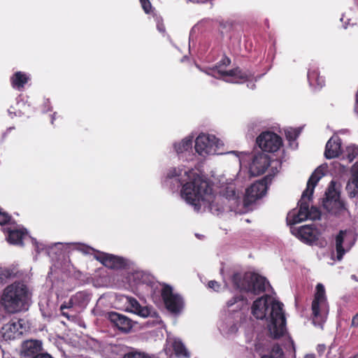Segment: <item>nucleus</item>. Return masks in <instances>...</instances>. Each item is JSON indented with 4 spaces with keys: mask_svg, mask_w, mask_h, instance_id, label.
<instances>
[{
    "mask_svg": "<svg viewBox=\"0 0 358 358\" xmlns=\"http://www.w3.org/2000/svg\"><path fill=\"white\" fill-rule=\"evenodd\" d=\"M95 258L103 266L111 269H122L127 266L124 258L113 255L101 252L96 255Z\"/></svg>",
    "mask_w": 358,
    "mask_h": 358,
    "instance_id": "16",
    "label": "nucleus"
},
{
    "mask_svg": "<svg viewBox=\"0 0 358 358\" xmlns=\"http://www.w3.org/2000/svg\"><path fill=\"white\" fill-rule=\"evenodd\" d=\"M323 176L324 173L320 167L311 174L307 182L306 189L303 192L301 198L298 203L299 206L298 211L293 210L287 215L288 224L294 225L308 219V202L312 198L315 186Z\"/></svg>",
    "mask_w": 358,
    "mask_h": 358,
    "instance_id": "3",
    "label": "nucleus"
},
{
    "mask_svg": "<svg viewBox=\"0 0 358 358\" xmlns=\"http://www.w3.org/2000/svg\"><path fill=\"white\" fill-rule=\"evenodd\" d=\"M257 143L264 152H275L282 145V139L274 132L266 131L257 138Z\"/></svg>",
    "mask_w": 358,
    "mask_h": 358,
    "instance_id": "8",
    "label": "nucleus"
},
{
    "mask_svg": "<svg viewBox=\"0 0 358 358\" xmlns=\"http://www.w3.org/2000/svg\"><path fill=\"white\" fill-rule=\"evenodd\" d=\"M307 76L310 85L322 87L324 85V80L320 76L317 69H310Z\"/></svg>",
    "mask_w": 358,
    "mask_h": 358,
    "instance_id": "26",
    "label": "nucleus"
},
{
    "mask_svg": "<svg viewBox=\"0 0 358 358\" xmlns=\"http://www.w3.org/2000/svg\"><path fill=\"white\" fill-rule=\"evenodd\" d=\"M139 1H140V2H141V1H143L144 0H139Z\"/></svg>",
    "mask_w": 358,
    "mask_h": 358,
    "instance_id": "48",
    "label": "nucleus"
},
{
    "mask_svg": "<svg viewBox=\"0 0 358 358\" xmlns=\"http://www.w3.org/2000/svg\"><path fill=\"white\" fill-rule=\"evenodd\" d=\"M172 347L174 354L177 357L188 358L189 357L187 350L181 341L175 340L173 342Z\"/></svg>",
    "mask_w": 358,
    "mask_h": 358,
    "instance_id": "28",
    "label": "nucleus"
},
{
    "mask_svg": "<svg viewBox=\"0 0 358 358\" xmlns=\"http://www.w3.org/2000/svg\"><path fill=\"white\" fill-rule=\"evenodd\" d=\"M141 4L145 13H150L152 10V4L149 0H145V1H141Z\"/></svg>",
    "mask_w": 358,
    "mask_h": 358,
    "instance_id": "36",
    "label": "nucleus"
},
{
    "mask_svg": "<svg viewBox=\"0 0 358 358\" xmlns=\"http://www.w3.org/2000/svg\"><path fill=\"white\" fill-rule=\"evenodd\" d=\"M355 244L352 234L348 230H341L335 238L336 258L341 261L346 252L349 251Z\"/></svg>",
    "mask_w": 358,
    "mask_h": 358,
    "instance_id": "12",
    "label": "nucleus"
},
{
    "mask_svg": "<svg viewBox=\"0 0 358 358\" xmlns=\"http://www.w3.org/2000/svg\"><path fill=\"white\" fill-rule=\"evenodd\" d=\"M219 140L214 135L200 134L195 140L194 148L196 152L201 155L215 153L218 147Z\"/></svg>",
    "mask_w": 358,
    "mask_h": 358,
    "instance_id": "9",
    "label": "nucleus"
},
{
    "mask_svg": "<svg viewBox=\"0 0 358 358\" xmlns=\"http://www.w3.org/2000/svg\"><path fill=\"white\" fill-rule=\"evenodd\" d=\"M262 344L260 343H256L255 345V350L256 352H259L261 351Z\"/></svg>",
    "mask_w": 358,
    "mask_h": 358,
    "instance_id": "43",
    "label": "nucleus"
},
{
    "mask_svg": "<svg viewBox=\"0 0 358 358\" xmlns=\"http://www.w3.org/2000/svg\"><path fill=\"white\" fill-rule=\"evenodd\" d=\"M27 297V286L22 282H15L3 289L1 304L7 312L17 313L24 308Z\"/></svg>",
    "mask_w": 358,
    "mask_h": 358,
    "instance_id": "4",
    "label": "nucleus"
},
{
    "mask_svg": "<svg viewBox=\"0 0 358 358\" xmlns=\"http://www.w3.org/2000/svg\"><path fill=\"white\" fill-rule=\"evenodd\" d=\"M180 175V173L179 174L178 173V171L176 170V169H173L172 170L169 171V172L167 174V177L169 178H173L179 177Z\"/></svg>",
    "mask_w": 358,
    "mask_h": 358,
    "instance_id": "38",
    "label": "nucleus"
},
{
    "mask_svg": "<svg viewBox=\"0 0 358 358\" xmlns=\"http://www.w3.org/2000/svg\"><path fill=\"white\" fill-rule=\"evenodd\" d=\"M227 76L231 77L234 83H242L249 80L252 76L237 67L228 71Z\"/></svg>",
    "mask_w": 358,
    "mask_h": 358,
    "instance_id": "24",
    "label": "nucleus"
},
{
    "mask_svg": "<svg viewBox=\"0 0 358 358\" xmlns=\"http://www.w3.org/2000/svg\"><path fill=\"white\" fill-rule=\"evenodd\" d=\"M27 234L26 229L9 230L8 241L14 245H23V238Z\"/></svg>",
    "mask_w": 358,
    "mask_h": 358,
    "instance_id": "25",
    "label": "nucleus"
},
{
    "mask_svg": "<svg viewBox=\"0 0 358 358\" xmlns=\"http://www.w3.org/2000/svg\"><path fill=\"white\" fill-rule=\"evenodd\" d=\"M127 302L128 304L127 309L129 310L130 312L134 313L141 317H146L150 314V310L146 306H142L139 303V302L134 297L127 296Z\"/></svg>",
    "mask_w": 358,
    "mask_h": 358,
    "instance_id": "21",
    "label": "nucleus"
},
{
    "mask_svg": "<svg viewBox=\"0 0 358 358\" xmlns=\"http://www.w3.org/2000/svg\"><path fill=\"white\" fill-rule=\"evenodd\" d=\"M66 308L67 304L66 303V302H64L61 305L60 310L62 311V315L67 317V313L64 311V310Z\"/></svg>",
    "mask_w": 358,
    "mask_h": 358,
    "instance_id": "42",
    "label": "nucleus"
},
{
    "mask_svg": "<svg viewBox=\"0 0 358 358\" xmlns=\"http://www.w3.org/2000/svg\"><path fill=\"white\" fill-rule=\"evenodd\" d=\"M30 80L29 76L22 71L15 72L10 79L11 86L14 89L21 90Z\"/></svg>",
    "mask_w": 358,
    "mask_h": 358,
    "instance_id": "22",
    "label": "nucleus"
},
{
    "mask_svg": "<svg viewBox=\"0 0 358 358\" xmlns=\"http://www.w3.org/2000/svg\"><path fill=\"white\" fill-rule=\"evenodd\" d=\"M336 182L331 180L325 197L322 200L323 208L334 215H340L347 210L345 203L340 199V193L335 188Z\"/></svg>",
    "mask_w": 358,
    "mask_h": 358,
    "instance_id": "7",
    "label": "nucleus"
},
{
    "mask_svg": "<svg viewBox=\"0 0 358 358\" xmlns=\"http://www.w3.org/2000/svg\"><path fill=\"white\" fill-rule=\"evenodd\" d=\"M293 234L303 243L309 245H319L320 231L310 225H303L296 230Z\"/></svg>",
    "mask_w": 358,
    "mask_h": 358,
    "instance_id": "13",
    "label": "nucleus"
},
{
    "mask_svg": "<svg viewBox=\"0 0 358 358\" xmlns=\"http://www.w3.org/2000/svg\"><path fill=\"white\" fill-rule=\"evenodd\" d=\"M230 64L231 59L228 57L224 56L222 59L215 65V66L208 69L207 73L216 78L227 77L228 71L226 70V68L229 66Z\"/></svg>",
    "mask_w": 358,
    "mask_h": 358,
    "instance_id": "20",
    "label": "nucleus"
},
{
    "mask_svg": "<svg viewBox=\"0 0 358 358\" xmlns=\"http://www.w3.org/2000/svg\"><path fill=\"white\" fill-rule=\"evenodd\" d=\"M351 327H358V313L352 317Z\"/></svg>",
    "mask_w": 358,
    "mask_h": 358,
    "instance_id": "39",
    "label": "nucleus"
},
{
    "mask_svg": "<svg viewBox=\"0 0 358 358\" xmlns=\"http://www.w3.org/2000/svg\"><path fill=\"white\" fill-rule=\"evenodd\" d=\"M350 358H358V355L356 354L355 355H354L353 357H350Z\"/></svg>",
    "mask_w": 358,
    "mask_h": 358,
    "instance_id": "47",
    "label": "nucleus"
},
{
    "mask_svg": "<svg viewBox=\"0 0 358 358\" xmlns=\"http://www.w3.org/2000/svg\"><path fill=\"white\" fill-rule=\"evenodd\" d=\"M287 138L289 141L294 140L298 136V134L294 133V134H292L290 132H288L286 134Z\"/></svg>",
    "mask_w": 358,
    "mask_h": 358,
    "instance_id": "41",
    "label": "nucleus"
},
{
    "mask_svg": "<svg viewBox=\"0 0 358 358\" xmlns=\"http://www.w3.org/2000/svg\"><path fill=\"white\" fill-rule=\"evenodd\" d=\"M184 177L185 178H176L182 185L181 196L195 210H199L201 207V202H203L208 203L213 213L223 211V206L215 202L216 198L212 194L213 189L206 179L194 170L185 171Z\"/></svg>",
    "mask_w": 358,
    "mask_h": 358,
    "instance_id": "1",
    "label": "nucleus"
},
{
    "mask_svg": "<svg viewBox=\"0 0 358 358\" xmlns=\"http://www.w3.org/2000/svg\"><path fill=\"white\" fill-rule=\"evenodd\" d=\"M43 350L42 343L38 340L24 341L21 345L20 355L24 358H33L41 354Z\"/></svg>",
    "mask_w": 358,
    "mask_h": 358,
    "instance_id": "18",
    "label": "nucleus"
},
{
    "mask_svg": "<svg viewBox=\"0 0 358 358\" xmlns=\"http://www.w3.org/2000/svg\"><path fill=\"white\" fill-rule=\"evenodd\" d=\"M232 281L237 289L255 295L264 292L266 285L268 283L266 278L252 272H246L243 275L235 273Z\"/></svg>",
    "mask_w": 358,
    "mask_h": 358,
    "instance_id": "5",
    "label": "nucleus"
},
{
    "mask_svg": "<svg viewBox=\"0 0 358 358\" xmlns=\"http://www.w3.org/2000/svg\"><path fill=\"white\" fill-rule=\"evenodd\" d=\"M245 300H246V299L242 294H237V295H235L234 296H233L231 299H229L227 302V306L228 308H231L236 303H237L238 302H243Z\"/></svg>",
    "mask_w": 358,
    "mask_h": 358,
    "instance_id": "32",
    "label": "nucleus"
},
{
    "mask_svg": "<svg viewBox=\"0 0 358 358\" xmlns=\"http://www.w3.org/2000/svg\"><path fill=\"white\" fill-rule=\"evenodd\" d=\"M192 138H185L182 140L180 143L174 144L175 150L178 154L182 153L185 151L192 149Z\"/></svg>",
    "mask_w": 358,
    "mask_h": 358,
    "instance_id": "29",
    "label": "nucleus"
},
{
    "mask_svg": "<svg viewBox=\"0 0 358 358\" xmlns=\"http://www.w3.org/2000/svg\"><path fill=\"white\" fill-rule=\"evenodd\" d=\"M20 320H11L1 328V334L5 340H14L22 334V324Z\"/></svg>",
    "mask_w": 358,
    "mask_h": 358,
    "instance_id": "17",
    "label": "nucleus"
},
{
    "mask_svg": "<svg viewBox=\"0 0 358 358\" xmlns=\"http://www.w3.org/2000/svg\"><path fill=\"white\" fill-rule=\"evenodd\" d=\"M33 358H53L47 352H41V354L34 356Z\"/></svg>",
    "mask_w": 358,
    "mask_h": 358,
    "instance_id": "40",
    "label": "nucleus"
},
{
    "mask_svg": "<svg viewBox=\"0 0 358 358\" xmlns=\"http://www.w3.org/2000/svg\"><path fill=\"white\" fill-rule=\"evenodd\" d=\"M89 300V295L85 292H78L69 301V309L73 306L83 308L87 304Z\"/></svg>",
    "mask_w": 358,
    "mask_h": 358,
    "instance_id": "23",
    "label": "nucleus"
},
{
    "mask_svg": "<svg viewBox=\"0 0 358 358\" xmlns=\"http://www.w3.org/2000/svg\"><path fill=\"white\" fill-rule=\"evenodd\" d=\"M270 164V157L267 155L259 153L253 158L250 166V172L254 176H260L265 173Z\"/></svg>",
    "mask_w": 358,
    "mask_h": 358,
    "instance_id": "15",
    "label": "nucleus"
},
{
    "mask_svg": "<svg viewBox=\"0 0 358 358\" xmlns=\"http://www.w3.org/2000/svg\"><path fill=\"white\" fill-rule=\"evenodd\" d=\"M11 220V216L1 208H0V225L8 224Z\"/></svg>",
    "mask_w": 358,
    "mask_h": 358,
    "instance_id": "34",
    "label": "nucleus"
},
{
    "mask_svg": "<svg viewBox=\"0 0 358 358\" xmlns=\"http://www.w3.org/2000/svg\"><path fill=\"white\" fill-rule=\"evenodd\" d=\"M107 318L122 333H129L133 327V322L130 318L117 312L108 313Z\"/></svg>",
    "mask_w": 358,
    "mask_h": 358,
    "instance_id": "14",
    "label": "nucleus"
},
{
    "mask_svg": "<svg viewBox=\"0 0 358 358\" xmlns=\"http://www.w3.org/2000/svg\"><path fill=\"white\" fill-rule=\"evenodd\" d=\"M220 28L221 30V33L223 34L224 32H228L232 30L233 29V23L231 22H220Z\"/></svg>",
    "mask_w": 358,
    "mask_h": 358,
    "instance_id": "35",
    "label": "nucleus"
},
{
    "mask_svg": "<svg viewBox=\"0 0 358 358\" xmlns=\"http://www.w3.org/2000/svg\"><path fill=\"white\" fill-rule=\"evenodd\" d=\"M157 29H159V31L161 32H164L165 31V29L163 26V24H157Z\"/></svg>",
    "mask_w": 358,
    "mask_h": 358,
    "instance_id": "44",
    "label": "nucleus"
},
{
    "mask_svg": "<svg viewBox=\"0 0 358 358\" xmlns=\"http://www.w3.org/2000/svg\"><path fill=\"white\" fill-rule=\"evenodd\" d=\"M347 158L352 162L358 156V146L351 145L347 148Z\"/></svg>",
    "mask_w": 358,
    "mask_h": 358,
    "instance_id": "31",
    "label": "nucleus"
},
{
    "mask_svg": "<svg viewBox=\"0 0 358 358\" xmlns=\"http://www.w3.org/2000/svg\"><path fill=\"white\" fill-rule=\"evenodd\" d=\"M346 190L350 198H355L358 194V174L353 173L349 180Z\"/></svg>",
    "mask_w": 358,
    "mask_h": 358,
    "instance_id": "27",
    "label": "nucleus"
},
{
    "mask_svg": "<svg viewBox=\"0 0 358 358\" xmlns=\"http://www.w3.org/2000/svg\"><path fill=\"white\" fill-rule=\"evenodd\" d=\"M161 295L168 310L173 313L181 311L184 305L182 298L179 294H174L170 285H166L163 287Z\"/></svg>",
    "mask_w": 358,
    "mask_h": 358,
    "instance_id": "10",
    "label": "nucleus"
},
{
    "mask_svg": "<svg viewBox=\"0 0 358 358\" xmlns=\"http://www.w3.org/2000/svg\"><path fill=\"white\" fill-rule=\"evenodd\" d=\"M261 358H285V354L279 344L273 345L268 355H264Z\"/></svg>",
    "mask_w": 358,
    "mask_h": 358,
    "instance_id": "30",
    "label": "nucleus"
},
{
    "mask_svg": "<svg viewBox=\"0 0 358 358\" xmlns=\"http://www.w3.org/2000/svg\"><path fill=\"white\" fill-rule=\"evenodd\" d=\"M341 152V139L338 136L331 137L325 146V157L329 159H334L339 157Z\"/></svg>",
    "mask_w": 358,
    "mask_h": 358,
    "instance_id": "19",
    "label": "nucleus"
},
{
    "mask_svg": "<svg viewBox=\"0 0 358 358\" xmlns=\"http://www.w3.org/2000/svg\"><path fill=\"white\" fill-rule=\"evenodd\" d=\"M304 358H315V356L313 355H307Z\"/></svg>",
    "mask_w": 358,
    "mask_h": 358,
    "instance_id": "45",
    "label": "nucleus"
},
{
    "mask_svg": "<svg viewBox=\"0 0 358 358\" xmlns=\"http://www.w3.org/2000/svg\"><path fill=\"white\" fill-rule=\"evenodd\" d=\"M308 219L315 220L320 218L321 213L316 207L308 208Z\"/></svg>",
    "mask_w": 358,
    "mask_h": 358,
    "instance_id": "33",
    "label": "nucleus"
},
{
    "mask_svg": "<svg viewBox=\"0 0 358 358\" xmlns=\"http://www.w3.org/2000/svg\"><path fill=\"white\" fill-rule=\"evenodd\" d=\"M357 355H358V353H357Z\"/></svg>",
    "mask_w": 358,
    "mask_h": 358,
    "instance_id": "49",
    "label": "nucleus"
},
{
    "mask_svg": "<svg viewBox=\"0 0 358 358\" xmlns=\"http://www.w3.org/2000/svg\"><path fill=\"white\" fill-rule=\"evenodd\" d=\"M252 314L258 320L266 318L268 314L270 322L268 324L269 336L279 339L286 333V317L283 311V303L273 301L268 304L266 299L259 298L252 305Z\"/></svg>",
    "mask_w": 358,
    "mask_h": 358,
    "instance_id": "2",
    "label": "nucleus"
},
{
    "mask_svg": "<svg viewBox=\"0 0 358 358\" xmlns=\"http://www.w3.org/2000/svg\"><path fill=\"white\" fill-rule=\"evenodd\" d=\"M311 309L313 322L315 324L322 325L327 318L329 308L324 287L321 283L316 285Z\"/></svg>",
    "mask_w": 358,
    "mask_h": 358,
    "instance_id": "6",
    "label": "nucleus"
},
{
    "mask_svg": "<svg viewBox=\"0 0 358 358\" xmlns=\"http://www.w3.org/2000/svg\"><path fill=\"white\" fill-rule=\"evenodd\" d=\"M268 177L265 176L262 179L252 183L246 189L244 196L245 205H250L258 199L262 198L266 192Z\"/></svg>",
    "mask_w": 358,
    "mask_h": 358,
    "instance_id": "11",
    "label": "nucleus"
},
{
    "mask_svg": "<svg viewBox=\"0 0 358 358\" xmlns=\"http://www.w3.org/2000/svg\"><path fill=\"white\" fill-rule=\"evenodd\" d=\"M353 167H358V161L355 162V164H354Z\"/></svg>",
    "mask_w": 358,
    "mask_h": 358,
    "instance_id": "46",
    "label": "nucleus"
},
{
    "mask_svg": "<svg viewBox=\"0 0 358 358\" xmlns=\"http://www.w3.org/2000/svg\"><path fill=\"white\" fill-rule=\"evenodd\" d=\"M208 287L215 292H218L221 287V285L216 280H210L208 283Z\"/></svg>",
    "mask_w": 358,
    "mask_h": 358,
    "instance_id": "37",
    "label": "nucleus"
}]
</instances>
